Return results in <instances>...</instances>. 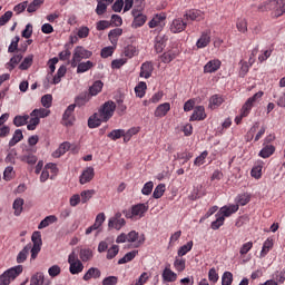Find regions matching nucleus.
<instances>
[{"label":"nucleus","mask_w":285,"mask_h":285,"mask_svg":"<svg viewBox=\"0 0 285 285\" xmlns=\"http://www.w3.org/2000/svg\"><path fill=\"white\" fill-rule=\"evenodd\" d=\"M101 90H104V82L101 80H96L92 86L89 87V91L88 95L91 97H97V95H99V92H101Z\"/></svg>","instance_id":"4be33fe9"},{"label":"nucleus","mask_w":285,"mask_h":285,"mask_svg":"<svg viewBox=\"0 0 285 285\" xmlns=\"http://www.w3.org/2000/svg\"><path fill=\"white\" fill-rule=\"evenodd\" d=\"M119 278L117 276H109L102 279V285H117Z\"/></svg>","instance_id":"774afa93"},{"label":"nucleus","mask_w":285,"mask_h":285,"mask_svg":"<svg viewBox=\"0 0 285 285\" xmlns=\"http://www.w3.org/2000/svg\"><path fill=\"white\" fill-rule=\"evenodd\" d=\"M208 281L212 284H217V282H219V273H217V269L215 267L209 269V272H208Z\"/></svg>","instance_id":"6e6d98bb"},{"label":"nucleus","mask_w":285,"mask_h":285,"mask_svg":"<svg viewBox=\"0 0 285 285\" xmlns=\"http://www.w3.org/2000/svg\"><path fill=\"white\" fill-rule=\"evenodd\" d=\"M68 150H70V142L68 141L62 142L59 146V148L52 153V157H55L56 159H59V157H61L62 155H66Z\"/></svg>","instance_id":"b1692460"},{"label":"nucleus","mask_w":285,"mask_h":285,"mask_svg":"<svg viewBox=\"0 0 285 285\" xmlns=\"http://www.w3.org/2000/svg\"><path fill=\"white\" fill-rule=\"evenodd\" d=\"M160 59H161L163 63H170V61H174V59H177V52H175V51L164 52L160 56Z\"/></svg>","instance_id":"09e8293b"},{"label":"nucleus","mask_w":285,"mask_h":285,"mask_svg":"<svg viewBox=\"0 0 285 285\" xmlns=\"http://www.w3.org/2000/svg\"><path fill=\"white\" fill-rule=\"evenodd\" d=\"M105 0H97L96 14L101 16L108 10V4L104 3Z\"/></svg>","instance_id":"e2e57ef3"},{"label":"nucleus","mask_w":285,"mask_h":285,"mask_svg":"<svg viewBox=\"0 0 285 285\" xmlns=\"http://www.w3.org/2000/svg\"><path fill=\"white\" fill-rule=\"evenodd\" d=\"M90 57H92V51L83 48L82 46L76 47L70 61L71 68H77V63H80L82 59H90Z\"/></svg>","instance_id":"20e7f679"},{"label":"nucleus","mask_w":285,"mask_h":285,"mask_svg":"<svg viewBox=\"0 0 285 285\" xmlns=\"http://www.w3.org/2000/svg\"><path fill=\"white\" fill-rule=\"evenodd\" d=\"M252 249H253V242H247L242 245V247L239 249V255H242V257H244V255H248V253H250Z\"/></svg>","instance_id":"0e129e2a"},{"label":"nucleus","mask_w":285,"mask_h":285,"mask_svg":"<svg viewBox=\"0 0 285 285\" xmlns=\"http://www.w3.org/2000/svg\"><path fill=\"white\" fill-rule=\"evenodd\" d=\"M253 102L250 100H246V102L243 105L240 112L243 114V117H248L250 115V111L253 110Z\"/></svg>","instance_id":"13d9d810"},{"label":"nucleus","mask_w":285,"mask_h":285,"mask_svg":"<svg viewBox=\"0 0 285 285\" xmlns=\"http://www.w3.org/2000/svg\"><path fill=\"white\" fill-rule=\"evenodd\" d=\"M23 204H24L23 198H17L13 202L12 207H13L16 217H19V215H21V213H23Z\"/></svg>","instance_id":"ea45409f"},{"label":"nucleus","mask_w":285,"mask_h":285,"mask_svg":"<svg viewBox=\"0 0 285 285\" xmlns=\"http://www.w3.org/2000/svg\"><path fill=\"white\" fill-rule=\"evenodd\" d=\"M31 240L33 246H43V240L41 239V232H33Z\"/></svg>","instance_id":"680f3d73"},{"label":"nucleus","mask_w":285,"mask_h":285,"mask_svg":"<svg viewBox=\"0 0 285 285\" xmlns=\"http://www.w3.org/2000/svg\"><path fill=\"white\" fill-rule=\"evenodd\" d=\"M148 86L146 85V82L140 81L136 87H135V92H136V97H139V99H142V97H146V90H147Z\"/></svg>","instance_id":"58836bf2"},{"label":"nucleus","mask_w":285,"mask_h":285,"mask_svg":"<svg viewBox=\"0 0 285 285\" xmlns=\"http://www.w3.org/2000/svg\"><path fill=\"white\" fill-rule=\"evenodd\" d=\"M170 112V102L160 104L154 111V116L158 119L166 117Z\"/></svg>","instance_id":"dca6fc26"},{"label":"nucleus","mask_w":285,"mask_h":285,"mask_svg":"<svg viewBox=\"0 0 285 285\" xmlns=\"http://www.w3.org/2000/svg\"><path fill=\"white\" fill-rule=\"evenodd\" d=\"M32 59L33 56H28L23 59V61L20 63L19 69L20 70H28V68H30V66H32Z\"/></svg>","instance_id":"69168bd1"},{"label":"nucleus","mask_w":285,"mask_h":285,"mask_svg":"<svg viewBox=\"0 0 285 285\" xmlns=\"http://www.w3.org/2000/svg\"><path fill=\"white\" fill-rule=\"evenodd\" d=\"M101 277V271L97 267H90L82 276L83 282H90V279H99Z\"/></svg>","instance_id":"6ab92c4d"},{"label":"nucleus","mask_w":285,"mask_h":285,"mask_svg":"<svg viewBox=\"0 0 285 285\" xmlns=\"http://www.w3.org/2000/svg\"><path fill=\"white\" fill-rule=\"evenodd\" d=\"M4 181H12L14 179V167L8 166L3 171Z\"/></svg>","instance_id":"603ef678"},{"label":"nucleus","mask_w":285,"mask_h":285,"mask_svg":"<svg viewBox=\"0 0 285 285\" xmlns=\"http://www.w3.org/2000/svg\"><path fill=\"white\" fill-rule=\"evenodd\" d=\"M90 99H92V97L90 94H88V91L81 92L78 97H76L75 104L71 106H78V108H81L82 106H86Z\"/></svg>","instance_id":"aec40b11"},{"label":"nucleus","mask_w":285,"mask_h":285,"mask_svg":"<svg viewBox=\"0 0 285 285\" xmlns=\"http://www.w3.org/2000/svg\"><path fill=\"white\" fill-rule=\"evenodd\" d=\"M28 119H30V116L24 115V116H16L13 118V125H16L17 128H21V126H26L28 124Z\"/></svg>","instance_id":"de8ad7c7"},{"label":"nucleus","mask_w":285,"mask_h":285,"mask_svg":"<svg viewBox=\"0 0 285 285\" xmlns=\"http://www.w3.org/2000/svg\"><path fill=\"white\" fill-rule=\"evenodd\" d=\"M166 43H168V36L166 35H158L155 38V45L154 48L157 53L164 52V48H166Z\"/></svg>","instance_id":"ddd939ff"},{"label":"nucleus","mask_w":285,"mask_h":285,"mask_svg":"<svg viewBox=\"0 0 285 285\" xmlns=\"http://www.w3.org/2000/svg\"><path fill=\"white\" fill-rule=\"evenodd\" d=\"M66 72H67L66 66H61V67L58 69L56 76L52 78L51 83H52L53 86H57V83H61V78H62V77H66Z\"/></svg>","instance_id":"c9c22d12"},{"label":"nucleus","mask_w":285,"mask_h":285,"mask_svg":"<svg viewBox=\"0 0 285 285\" xmlns=\"http://www.w3.org/2000/svg\"><path fill=\"white\" fill-rule=\"evenodd\" d=\"M21 139H23V131H21V129H17L14 131L12 138L9 141V148L17 146V144H19V141H21Z\"/></svg>","instance_id":"f704fd0d"},{"label":"nucleus","mask_w":285,"mask_h":285,"mask_svg":"<svg viewBox=\"0 0 285 285\" xmlns=\"http://www.w3.org/2000/svg\"><path fill=\"white\" fill-rule=\"evenodd\" d=\"M39 124H41V119L37 116H31L27 130H37V126H39Z\"/></svg>","instance_id":"4d7b16f0"},{"label":"nucleus","mask_w":285,"mask_h":285,"mask_svg":"<svg viewBox=\"0 0 285 285\" xmlns=\"http://www.w3.org/2000/svg\"><path fill=\"white\" fill-rule=\"evenodd\" d=\"M236 206H246V204L250 203V194L243 193L238 194L235 198Z\"/></svg>","instance_id":"393cba45"},{"label":"nucleus","mask_w":285,"mask_h":285,"mask_svg":"<svg viewBox=\"0 0 285 285\" xmlns=\"http://www.w3.org/2000/svg\"><path fill=\"white\" fill-rule=\"evenodd\" d=\"M107 137L112 141H117V139H121V137H124V129H114L107 135Z\"/></svg>","instance_id":"5fc2aeb1"},{"label":"nucleus","mask_w":285,"mask_h":285,"mask_svg":"<svg viewBox=\"0 0 285 285\" xmlns=\"http://www.w3.org/2000/svg\"><path fill=\"white\" fill-rule=\"evenodd\" d=\"M239 210V205H229L223 206L219 210V215L226 219V217H230V215H235Z\"/></svg>","instance_id":"a211bd4d"},{"label":"nucleus","mask_w":285,"mask_h":285,"mask_svg":"<svg viewBox=\"0 0 285 285\" xmlns=\"http://www.w3.org/2000/svg\"><path fill=\"white\" fill-rule=\"evenodd\" d=\"M224 104V97L222 95H214L209 99V107L212 109L219 108Z\"/></svg>","instance_id":"7c9ffc66"},{"label":"nucleus","mask_w":285,"mask_h":285,"mask_svg":"<svg viewBox=\"0 0 285 285\" xmlns=\"http://www.w3.org/2000/svg\"><path fill=\"white\" fill-rule=\"evenodd\" d=\"M163 279L164 282H177V273L173 272L170 267H166L163 271Z\"/></svg>","instance_id":"cd10ccee"},{"label":"nucleus","mask_w":285,"mask_h":285,"mask_svg":"<svg viewBox=\"0 0 285 285\" xmlns=\"http://www.w3.org/2000/svg\"><path fill=\"white\" fill-rule=\"evenodd\" d=\"M273 248V239L272 238H267L264 244H263V248L261 250L259 257H266V255H268V253H271V249Z\"/></svg>","instance_id":"4c0bfd02"},{"label":"nucleus","mask_w":285,"mask_h":285,"mask_svg":"<svg viewBox=\"0 0 285 285\" xmlns=\"http://www.w3.org/2000/svg\"><path fill=\"white\" fill-rule=\"evenodd\" d=\"M124 55L127 57V59H132V57H137V55H139V50H137V47L128 45L124 49Z\"/></svg>","instance_id":"72a5a7b5"},{"label":"nucleus","mask_w":285,"mask_h":285,"mask_svg":"<svg viewBox=\"0 0 285 285\" xmlns=\"http://www.w3.org/2000/svg\"><path fill=\"white\" fill-rule=\"evenodd\" d=\"M77 68V73L81 75L83 72H88V70H92V68H95V62L92 61H86V62H79L76 66Z\"/></svg>","instance_id":"5701e85b"},{"label":"nucleus","mask_w":285,"mask_h":285,"mask_svg":"<svg viewBox=\"0 0 285 285\" xmlns=\"http://www.w3.org/2000/svg\"><path fill=\"white\" fill-rule=\"evenodd\" d=\"M164 193H166V185L159 184L153 193L154 199H161V197H164Z\"/></svg>","instance_id":"8fccbe9b"},{"label":"nucleus","mask_w":285,"mask_h":285,"mask_svg":"<svg viewBox=\"0 0 285 285\" xmlns=\"http://www.w3.org/2000/svg\"><path fill=\"white\" fill-rule=\"evenodd\" d=\"M187 26H188V23L186 21H184V19L176 18L173 20V22L170 24V32H173L174 35H178L179 32H184V30H186Z\"/></svg>","instance_id":"9d476101"},{"label":"nucleus","mask_w":285,"mask_h":285,"mask_svg":"<svg viewBox=\"0 0 285 285\" xmlns=\"http://www.w3.org/2000/svg\"><path fill=\"white\" fill-rule=\"evenodd\" d=\"M43 0H33L29 6H27V12H37L41 8Z\"/></svg>","instance_id":"3c124183"},{"label":"nucleus","mask_w":285,"mask_h":285,"mask_svg":"<svg viewBox=\"0 0 285 285\" xmlns=\"http://www.w3.org/2000/svg\"><path fill=\"white\" fill-rule=\"evenodd\" d=\"M115 47L116 46H109V47H105L101 49L100 51V56L102 59H108V57H112V55H115Z\"/></svg>","instance_id":"864d4df0"},{"label":"nucleus","mask_w":285,"mask_h":285,"mask_svg":"<svg viewBox=\"0 0 285 285\" xmlns=\"http://www.w3.org/2000/svg\"><path fill=\"white\" fill-rule=\"evenodd\" d=\"M49 115H50V110L46 108L33 109L30 112V117H38L39 119H45V117H48Z\"/></svg>","instance_id":"a19ab883"},{"label":"nucleus","mask_w":285,"mask_h":285,"mask_svg":"<svg viewBox=\"0 0 285 285\" xmlns=\"http://www.w3.org/2000/svg\"><path fill=\"white\" fill-rule=\"evenodd\" d=\"M138 253H139L138 250L128 252L122 258L118 261V264L121 265V264H128V262H132V259L137 257Z\"/></svg>","instance_id":"49530a36"},{"label":"nucleus","mask_w":285,"mask_h":285,"mask_svg":"<svg viewBox=\"0 0 285 285\" xmlns=\"http://www.w3.org/2000/svg\"><path fill=\"white\" fill-rule=\"evenodd\" d=\"M184 18L187 19V21H204V12L197 10V9H193L187 11L184 14Z\"/></svg>","instance_id":"f3484780"},{"label":"nucleus","mask_w":285,"mask_h":285,"mask_svg":"<svg viewBox=\"0 0 285 285\" xmlns=\"http://www.w3.org/2000/svg\"><path fill=\"white\" fill-rule=\"evenodd\" d=\"M95 254L90 248H81L79 252L80 262H90Z\"/></svg>","instance_id":"c756f323"},{"label":"nucleus","mask_w":285,"mask_h":285,"mask_svg":"<svg viewBox=\"0 0 285 285\" xmlns=\"http://www.w3.org/2000/svg\"><path fill=\"white\" fill-rule=\"evenodd\" d=\"M210 39H212V31L210 29H207L200 33V37L196 42V47L198 49L207 48V46L210 43Z\"/></svg>","instance_id":"6e6552de"},{"label":"nucleus","mask_w":285,"mask_h":285,"mask_svg":"<svg viewBox=\"0 0 285 285\" xmlns=\"http://www.w3.org/2000/svg\"><path fill=\"white\" fill-rule=\"evenodd\" d=\"M69 273L71 275H79L83 273V263L79 259L76 250H72L68 256Z\"/></svg>","instance_id":"7ed1b4c3"},{"label":"nucleus","mask_w":285,"mask_h":285,"mask_svg":"<svg viewBox=\"0 0 285 285\" xmlns=\"http://www.w3.org/2000/svg\"><path fill=\"white\" fill-rule=\"evenodd\" d=\"M146 213H148V205L139 203L137 205H132L130 210H125L124 215L127 219H135V217L141 219Z\"/></svg>","instance_id":"39448f33"},{"label":"nucleus","mask_w":285,"mask_h":285,"mask_svg":"<svg viewBox=\"0 0 285 285\" xmlns=\"http://www.w3.org/2000/svg\"><path fill=\"white\" fill-rule=\"evenodd\" d=\"M194 243L193 240H189L186 245H183L179 247L177 255L178 257H184V255H188L193 250Z\"/></svg>","instance_id":"79ce46f5"},{"label":"nucleus","mask_w":285,"mask_h":285,"mask_svg":"<svg viewBox=\"0 0 285 285\" xmlns=\"http://www.w3.org/2000/svg\"><path fill=\"white\" fill-rule=\"evenodd\" d=\"M131 14L134 17V21H132V28H141V26H144L147 21V17L141 13V11L137 10V9H134L131 11Z\"/></svg>","instance_id":"1a4fd4ad"},{"label":"nucleus","mask_w":285,"mask_h":285,"mask_svg":"<svg viewBox=\"0 0 285 285\" xmlns=\"http://www.w3.org/2000/svg\"><path fill=\"white\" fill-rule=\"evenodd\" d=\"M126 63H128L127 58L115 59L111 61V68L114 70H119V68H121L122 66H126Z\"/></svg>","instance_id":"bf43d9fd"},{"label":"nucleus","mask_w":285,"mask_h":285,"mask_svg":"<svg viewBox=\"0 0 285 285\" xmlns=\"http://www.w3.org/2000/svg\"><path fill=\"white\" fill-rule=\"evenodd\" d=\"M21 273H23V265H17L7 269L2 275H0V285H10V283L14 282Z\"/></svg>","instance_id":"f03ea898"},{"label":"nucleus","mask_w":285,"mask_h":285,"mask_svg":"<svg viewBox=\"0 0 285 285\" xmlns=\"http://www.w3.org/2000/svg\"><path fill=\"white\" fill-rule=\"evenodd\" d=\"M109 228H115L116 230H121L124 226H126V219L120 218V219H109L108 223Z\"/></svg>","instance_id":"e433bc0d"},{"label":"nucleus","mask_w":285,"mask_h":285,"mask_svg":"<svg viewBox=\"0 0 285 285\" xmlns=\"http://www.w3.org/2000/svg\"><path fill=\"white\" fill-rule=\"evenodd\" d=\"M92 179H95V168L87 167L80 175L79 183L83 185L92 181Z\"/></svg>","instance_id":"4468645a"},{"label":"nucleus","mask_w":285,"mask_h":285,"mask_svg":"<svg viewBox=\"0 0 285 285\" xmlns=\"http://www.w3.org/2000/svg\"><path fill=\"white\" fill-rule=\"evenodd\" d=\"M166 21V16L165 14H156L149 22L148 26L149 28H157L161 26Z\"/></svg>","instance_id":"473e14b6"},{"label":"nucleus","mask_w":285,"mask_h":285,"mask_svg":"<svg viewBox=\"0 0 285 285\" xmlns=\"http://www.w3.org/2000/svg\"><path fill=\"white\" fill-rule=\"evenodd\" d=\"M75 108H77V105H69L67 107L62 115V126L68 127L75 124V116L72 115L75 112Z\"/></svg>","instance_id":"0eeeda50"},{"label":"nucleus","mask_w":285,"mask_h":285,"mask_svg":"<svg viewBox=\"0 0 285 285\" xmlns=\"http://www.w3.org/2000/svg\"><path fill=\"white\" fill-rule=\"evenodd\" d=\"M55 223H57V216L55 215L47 216L45 219L40 222V224L38 225V229L42 230V228H48L50 224H55Z\"/></svg>","instance_id":"2f4dec72"},{"label":"nucleus","mask_w":285,"mask_h":285,"mask_svg":"<svg viewBox=\"0 0 285 285\" xmlns=\"http://www.w3.org/2000/svg\"><path fill=\"white\" fill-rule=\"evenodd\" d=\"M222 285H233V273L225 272L222 276Z\"/></svg>","instance_id":"338daca9"},{"label":"nucleus","mask_w":285,"mask_h":285,"mask_svg":"<svg viewBox=\"0 0 285 285\" xmlns=\"http://www.w3.org/2000/svg\"><path fill=\"white\" fill-rule=\"evenodd\" d=\"M226 222V218L222 216L219 213L216 214V220L212 222L210 228L212 230H219L222 228V225Z\"/></svg>","instance_id":"37998d69"},{"label":"nucleus","mask_w":285,"mask_h":285,"mask_svg":"<svg viewBox=\"0 0 285 285\" xmlns=\"http://www.w3.org/2000/svg\"><path fill=\"white\" fill-rule=\"evenodd\" d=\"M94 195H95V189L82 190L80 193L81 204H88V202H90V199H92Z\"/></svg>","instance_id":"c03bdc74"},{"label":"nucleus","mask_w":285,"mask_h":285,"mask_svg":"<svg viewBox=\"0 0 285 285\" xmlns=\"http://www.w3.org/2000/svg\"><path fill=\"white\" fill-rule=\"evenodd\" d=\"M119 255V245H112L108 250H107V259H115Z\"/></svg>","instance_id":"052dcab7"},{"label":"nucleus","mask_w":285,"mask_h":285,"mask_svg":"<svg viewBox=\"0 0 285 285\" xmlns=\"http://www.w3.org/2000/svg\"><path fill=\"white\" fill-rule=\"evenodd\" d=\"M30 248H32V245L28 244L23 247V249L21 252H19V254L17 256V264H23V262H26V259H28Z\"/></svg>","instance_id":"bb28decb"},{"label":"nucleus","mask_w":285,"mask_h":285,"mask_svg":"<svg viewBox=\"0 0 285 285\" xmlns=\"http://www.w3.org/2000/svg\"><path fill=\"white\" fill-rule=\"evenodd\" d=\"M174 268H176L178 273H184V271H186V258L176 257L174 261Z\"/></svg>","instance_id":"a18cd8bd"},{"label":"nucleus","mask_w":285,"mask_h":285,"mask_svg":"<svg viewBox=\"0 0 285 285\" xmlns=\"http://www.w3.org/2000/svg\"><path fill=\"white\" fill-rule=\"evenodd\" d=\"M121 35H124V29L121 28H116L109 31L108 39L111 46H117L119 41V37H121Z\"/></svg>","instance_id":"412c9836"},{"label":"nucleus","mask_w":285,"mask_h":285,"mask_svg":"<svg viewBox=\"0 0 285 285\" xmlns=\"http://www.w3.org/2000/svg\"><path fill=\"white\" fill-rule=\"evenodd\" d=\"M204 119H206V109L204 108V106L195 107L189 121H204Z\"/></svg>","instance_id":"2eb2a0df"},{"label":"nucleus","mask_w":285,"mask_h":285,"mask_svg":"<svg viewBox=\"0 0 285 285\" xmlns=\"http://www.w3.org/2000/svg\"><path fill=\"white\" fill-rule=\"evenodd\" d=\"M258 155L263 159H268V157H272V155H275V146L264 145L263 149L259 151Z\"/></svg>","instance_id":"a878e982"},{"label":"nucleus","mask_w":285,"mask_h":285,"mask_svg":"<svg viewBox=\"0 0 285 285\" xmlns=\"http://www.w3.org/2000/svg\"><path fill=\"white\" fill-rule=\"evenodd\" d=\"M115 110H117V104L115 101L109 100L106 101L98 110L97 114H94L88 119V126L89 128H99L101 124H106L107 121H110L112 119V116L115 115Z\"/></svg>","instance_id":"f257e3e1"},{"label":"nucleus","mask_w":285,"mask_h":285,"mask_svg":"<svg viewBox=\"0 0 285 285\" xmlns=\"http://www.w3.org/2000/svg\"><path fill=\"white\" fill-rule=\"evenodd\" d=\"M222 68V60L219 59H214L209 60L205 66H204V72L205 75H213V72H217Z\"/></svg>","instance_id":"9b49d317"},{"label":"nucleus","mask_w":285,"mask_h":285,"mask_svg":"<svg viewBox=\"0 0 285 285\" xmlns=\"http://www.w3.org/2000/svg\"><path fill=\"white\" fill-rule=\"evenodd\" d=\"M153 70H155L153 62L146 61L140 67L139 77H141L142 79H150L153 77Z\"/></svg>","instance_id":"f8f14e48"},{"label":"nucleus","mask_w":285,"mask_h":285,"mask_svg":"<svg viewBox=\"0 0 285 285\" xmlns=\"http://www.w3.org/2000/svg\"><path fill=\"white\" fill-rule=\"evenodd\" d=\"M236 28L238 32L246 35L248 32V20H246V18H238L236 20Z\"/></svg>","instance_id":"c85d7f7f"},{"label":"nucleus","mask_w":285,"mask_h":285,"mask_svg":"<svg viewBox=\"0 0 285 285\" xmlns=\"http://www.w3.org/2000/svg\"><path fill=\"white\" fill-rule=\"evenodd\" d=\"M127 242L135 244V248H139V246H142L146 242V235L141 234L139 236V233L136 230H131L127 235Z\"/></svg>","instance_id":"423d86ee"}]
</instances>
